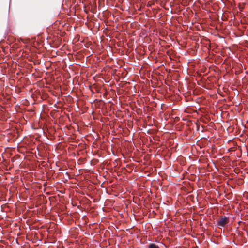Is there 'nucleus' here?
<instances>
[{"instance_id":"obj_1","label":"nucleus","mask_w":248,"mask_h":248,"mask_svg":"<svg viewBox=\"0 0 248 248\" xmlns=\"http://www.w3.org/2000/svg\"><path fill=\"white\" fill-rule=\"evenodd\" d=\"M229 222V219L226 217H222L217 222V225L223 227Z\"/></svg>"},{"instance_id":"obj_2","label":"nucleus","mask_w":248,"mask_h":248,"mask_svg":"<svg viewBox=\"0 0 248 248\" xmlns=\"http://www.w3.org/2000/svg\"><path fill=\"white\" fill-rule=\"evenodd\" d=\"M149 248H159V247L155 244H151L149 246Z\"/></svg>"}]
</instances>
